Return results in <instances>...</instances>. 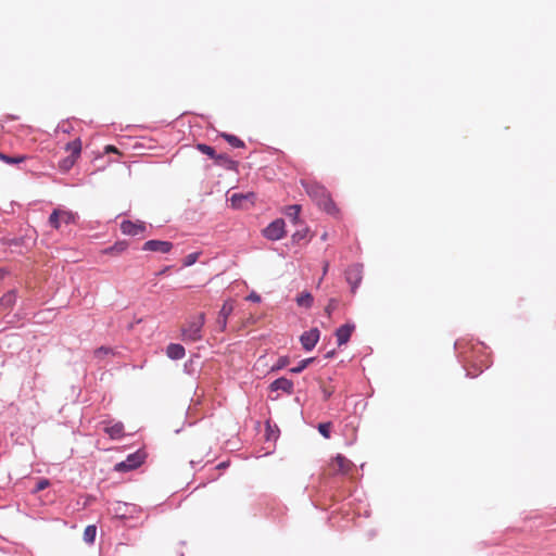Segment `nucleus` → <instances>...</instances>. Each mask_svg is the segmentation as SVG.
<instances>
[{"label": "nucleus", "mask_w": 556, "mask_h": 556, "mask_svg": "<svg viewBox=\"0 0 556 556\" xmlns=\"http://www.w3.org/2000/svg\"><path fill=\"white\" fill-rule=\"evenodd\" d=\"M97 528L96 526H88L84 531V540L87 543H93L96 539Z\"/></svg>", "instance_id": "obj_22"}, {"label": "nucleus", "mask_w": 556, "mask_h": 556, "mask_svg": "<svg viewBox=\"0 0 556 556\" xmlns=\"http://www.w3.org/2000/svg\"><path fill=\"white\" fill-rule=\"evenodd\" d=\"M28 159L27 155H14V156H10V155H7L5 153L1 152L0 151V161L9 164V165H17L20 163H23L25 162L26 160Z\"/></svg>", "instance_id": "obj_16"}, {"label": "nucleus", "mask_w": 556, "mask_h": 556, "mask_svg": "<svg viewBox=\"0 0 556 556\" xmlns=\"http://www.w3.org/2000/svg\"><path fill=\"white\" fill-rule=\"evenodd\" d=\"M313 295L309 292H303L296 298L298 305L306 308L313 305Z\"/></svg>", "instance_id": "obj_20"}, {"label": "nucleus", "mask_w": 556, "mask_h": 556, "mask_svg": "<svg viewBox=\"0 0 556 556\" xmlns=\"http://www.w3.org/2000/svg\"><path fill=\"white\" fill-rule=\"evenodd\" d=\"M77 159H78V156H72V155L66 156L65 159L60 161L59 168L62 172H68L74 166Z\"/></svg>", "instance_id": "obj_21"}, {"label": "nucleus", "mask_w": 556, "mask_h": 556, "mask_svg": "<svg viewBox=\"0 0 556 556\" xmlns=\"http://www.w3.org/2000/svg\"><path fill=\"white\" fill-rule=\"evenodd\" d=\"M126 247H127L126 243L118 242V243H115L114 245H112L111 248H109L106 250V252L119 254V253H122V252H124L126 250Z\"/></svg>", "instance_id": "obj_27"}, {"label": "nucleus", "mask_w": 556, "mask_h": 556, "mask_svg": "<svg viewBox=\"0 0 556 556\" xmlns=\"http://www.w3.org/2000/svg\"><path fill=\"white\" fill-rule=\"evenodd\" d=\"M74 222L75 215L70 211L54 210L49 217V224L55 229H59L62 223L71 224Z\"/></svg>", "instance_id": "obj_6"}, {"label": "nucleus", "mask_w": 556, "mask_h": 556, "mask_svg": "<svg viewBox=\"0 0 556 556\" xmlns=\"http://www.w3.org/2000/svg\"><path fill=\"white\" fill-rule=\"evenodd\" d=\"M247 299L250 300V301H253V302H258L260 301V295L253 292Z\"/></svg>", "instance_id": "obj_36"}, {"label": "nucleus", "mask_w": 556, "mask_h": 556, "mask_svg": "<svg viewBox=\"0 0 556 556\" xmlns=\"http://www.w3.org/2000/svg\"><path fill=\"white\" fill-rule=\"evenodd\" d=\"M104 151L105 153H119L117 148L111 144L106 146Z\"/></svg>", "instance_id": "obj_35"}, {"label": "nucleus", "mask_w": 556, "mask_h": 556, "mask_svg": "<svg viewBox=\"0 0 556 556\" xmlns=\"http://www.w3.org/2000/svg\"><path fill=\"white\" fill-rule=\"evenodd\" d=\"M320 390L323 392L324 399L328 400L334 392L333 388L330 386H326L325 383L320 384Z\"/></svg>", "instance_id": "obj_32"}, {"label": "nucleus", "mask_w": 556, "mask_h": 556, "mask_svg": "<svg viewBox=\"0 0 556 556\" xmlns=\"http://www.w3.org/2000/svg\"><path fill=\"white\" fill-rule=\"evenodd\" d=\"M283 213L288 218H290L293 222V224H298L299 215L301 213V205H299V204L289 205L285 208Z\"/></svg>", "instance_id": "obj_17"}, {"label": "nucleus", "mask_w": 556, "mask_h": 556, "mask_svg": "<svg viewBox=\"0 0 556 556\" xmlns=\"http://www.w3.org/2000/svg\"><path fill=\"white\" fill-rule=\"evenodd\" d=\"M264 236L269 240H279L281 239L286 231H285V220L281 218H278L274 222H271L264 230Z\"/></svg>", "instance_id": "obj_7"}, {"label": "nucleus", "mask_w": 556, "mask_h": 556, "mask_svg": "<svg viewBox=\"0 0 556 556\" xmlns=\"http://www.w3.org/2000/svg\"><path fill=\"white\" fill-rule=\"evenodd\" d=\"M205 323V315L200 313L197 316L191 317L186 326L182 328V336L185 340L195 342L202 338V328Z\"/></svg>", "instance_id": "obj_2"}, {"label": "nucleus", "mask_w": 556, "mask_h": 556, "mask_svg": "<svg viewBox=\"0 0 556 556\" xmlns=\"http://www.w3.org/2000/svg\"><path fill=\"white\" fill-rule=\"evenodd\" d=\"M199 257L198 253H190L184 258V266H191L193 265Z\"/></svg>", "instance_id": "obj_31"}, {"label": "nucleus", "mask_w": 556, "mask_h": 556, "mask_svg": "<svg viewBox=\"0 0 556 556\" xmlns=\"http://www.w3.org/2000/svg\"><path fill=\"white\" fill-rule=\"evenodd\" d=\"M109 353H111V350L109 348H105V346H101V348H99V349H97L94 351L96 357H99V358L102 357L103 355L109 354Z\"/></svg>", "instance_id": "obj_34"}, {"label": "nucleus", "mask_w": 556, "mask_h": 556, "mask_svg": "<svg viewBox=\"0 0 556 556\" xmlns=\"http://www.w3.org/2000/svg\"><path fill=\"white\" fill-rule=\"evenodd\" d=\"M121 230L124 235L127 236H139L144 232L146 225L142 222H130V220H124L121 224Z\"/></svg>", "instance_id": "obj_9"}, {"label": "nucleus", "mask_w": 556, "mask_h": 556, "mask_svg": "<svg viewBox=\"0 0 556 556\" xmlns=\"http://www.w3.org/2000/svg\"><path fill=\"white\" fill-rule=\"evenodd\" d=\"M331 427V422H323L318 425V431L324 438L329 439Z\"/></svg>", "instance_id": "obj_25"}, {"label": "nucleus", "mask_w": 556, "mask_h": 556, "mask_svg": "<svg viewBox=\"0 0 556 556\" xmlns=\"http://www.w3.org/2000/svg\"><path fill=\"white\" fill-rule=\"evenodd\" d=\"M233 311V303L231 301H227L223 304L218 317H217V325L220 329V331H224L227 326V319L231 315Z\"/></svg>", "instance_id": "obj_11"}, {"label": "nucleus", "mask_w": 556, "mask_h": 556, "mask_svg": "<svg viewBox=\"0 0 556 556\" xmlns=\"http://www.w3.org/2000/svg\"><path fill=\"white\" fill-rule=\"evenodd\" d=\"M213 159L215 160L216 164H218V165H228V164L232 165L233 164V162L225 154H219V155L215 154V157H213Z\"/></svg>", "instance_id": "obj_28"}, {"label": "nucleus", "mask_w": 556, "mask_h": 556, "mask_svg": "<svg viewBox=\"0 0 556 556\" xmlns=\"http://www.w3.org/2000/svg\"><path fill=\"white\" fill-rule=\"evenodd\" d=\"M167 270H168V267H165L164 270L160 271V275L165 274V271H167Z\"/></svg>", "instance_id": "obj_39"}, {"label": "nucleus", "mask_w": 556, "mask_h": 556, "mask_svg": "<svg viewBox=\"0 0 556 556\" xmlns=\"http://www.w3.org/2000/svg\"><path fill=\"white\" fill-rule=\"evenodd\" d=\"M318 340H319V330L317 328H313V329L304 332L300 338L302 346L306 351L313 350L315 348V345L317 344Z\"/></svg>", "instance_id": "obj_10"}, {"label": "nucleus", "mask_w": 556, "mask_h": 556, "mask_svg": "<svg viewBox=\"0 0 556 556\" xmlns=\"http://www.w3.org/2000/svg\"><path fill=\"white\" fill-rule=\"evenodd\" d=\"M315 361L314 357L302 359L296 367H293L290 369L293 374H300L303 371L309 364H312Z\"/></svg>", "instance_id": "obj_24"}, {"label": "nucleus", "mask_w": 556, "mask_h": 556, "mask_svg": "<svg viewBox=\"0 0 556 556\" xmlns=\"http://www.w3.org/2000/svg\"><path fill=\"white\" fill-rule=\"evenodd\" d=\"M264 358H265L264 356H263V357H260V358L257 359V364H258V363H262V362L264 361Z\"/></svg>", "instance_id": "obj_42"}, {"label": "nucleus", "mask_w": 556, "mask_h": 556, "mask_svg": "<svg viewBox=\"0 0 556 556\" xmlns=\"http://www.w3.org/2000/svg\"><path fill=\"white\" fill-rule=\"evenodd\" d=\"M220 137L224 138L233 148H244L245 147L244 142L235 135L223 132L220 135Z\"/></svg>", "instance_id": "obj_19"}, {"label": "nucleus", "mask_w": 556, "mask_h": 556, "mask_svg": "<svg viewBox=\"0 0 556 556\" xmlns=\"http://www.w3.org/2000/svg\"><path fill=\"white\" fill-rule=\"evenodd\" d=\"M290 363V359L288 356H281L277 359V362L270 367V371H277L285 367H287Z\"/></svg>", "instance_id": "obj_23"}, {"label": "nucleus", "mask_w": 556, "mask_h": 556, "mask_svg": "<svg viewBox=\"0 0 556 556\" xmlns=\"http://www.w3.org/2000/svg\"><path fill=\"white\" fill-rule=\"evenodd\" d=\"M167 270H168V267H165L164 270L160 271V275L165 274V271H167Z\"/></svg>", "instance_id": "obj_40"}, {"label": "nucleus", "mask_w": 556, "mask_h": 556, "mask_svg": "<svg viewBox=\"0 0 556 556\" xmlns=\"http://www.w3.org/2000/svg\"><path fill=\"white\" fill-rule=\"evenodd\" d=\"M328 268H329V263L328 262H325L324 263V267H323V276H325L328 271Z\"/></svg>", "instance_id": "obj_37"}, {"label": "nucleus", "mask_w": 556, "mask_h": 556, "mask_svg": "<svg viewBox=\"0 0 556 556\" xmlns=\"http://www.w3.org/2000/svg\"><path fill=\"white\" fill-rule=\"evenodd\" d=\"M345 279L351 286V291L354 293L363 279V266L359 264L349 266L345 270Z\"/></svg>", "instance_id": "obj_5"}, {"label": "nucleus", "mask_w": 556, "mask_h": 556, "mask_svg": "<svg viewBox=\"0 0 556 556\" xmlns=\"http://www.w3.org/2000/svg\"><path fill=\"white\" fill-rule=\"evenodd\" d=\"M104 432L113 440H117L124 437V425L122 422L108 424L104 427Z\"/></svg>", "instance_id": "obj_14"}, {"label": "nucleus", "mask_w": 556, "mask_h": 556, "mask_svg": "<svg viewBox=\"0 0 556 556\" xmlns=\"http://www.w3.org/2000/svg\"><path fill=\"white\" fill-rule=\"evenodd\" d=\"M186 351L181 344L170 343L166 348V355L172 359H181L185 357Z\"/></svg>", "instance_id": "obj_15"}, {"label": "nucleus", "mask_w": 556, "mask_h": 556, "mask_svg": "<svg viewBox=\"0 0 556 556\" xmlns=\"http://www.w3.org/2000/svg\"><path fill=\"white\" fill-rule=\"evenodd\" d=\"M144 453L137 451L127 456L123 462L115 464L114 470L118 472H126L138 468L144 462Z\"/></svg>", "instance_id": "obj_3"}, {"label": "nucleus", "mask_w": 556, "mask_h": 556, "mask_svg": "<svg viewBox=\"0 0 556 556\" xmlns=\"http://www.w3.org/2000/svg\"><path fill=\"white\" fill-rule=\"evenodd\" d=\"M243 199H245V195H243V194H238V193L232 194L231 199H230L232 206H239L241 200H243Z\"/></svg>", "instance_id": "obj_33"}, {"label": "nucleus", "mask_w": 556, "mask_h": 556, "mask_svg": "<svg viewBox=\"0 0 556 556\" xmlns=\"http://www.w3.org/2000/svg\"><path fill=\"white\" fill-rule=\"evenodd\" d=\"M198 150L201 151L203 154H206L211 159L215 157L216 152H215L214 148H212L211 146L201 143V144H198Z\"/></svg>", "instance_id": "obj_26"}, {"label": "nucleus", "mask_w": 556, "mask_h": 556, "mask_svg": "<svg viewBox=\"0 0 556 556\" xmlns=\"http://www.w3.org/2000/svg\"><path fill=\"white\" fill-rule=\"evenodd\" d=\"M301 185L307 195L316 202V204L329 214H334L338 210L332 201L328 190L314 180L302 179Z\"/></svg>", "instance_id": "obj_1"}, {"label": "nucleus", "mask_w": 556, "mask_h": 556, "mask_svg": "<svg viewBox=\"0 0 556 556\" xmlns=\"http://www.w3.org/2000/svg\"><path fill=\"white\" fill-rule=\"evenodd\" d=\"M167 270H168V267H165L164 270L160 271V275L165 274V271H167Z\"/></svg>", "instance_id": "obj_41"}, {"label": "nucleus", "mask_w": 556, "mask_h": 556, "mask_svg": "<svg viewBox=\"0 0 556 556\" xmlns=\"http://www.w3.org/2000/svg\"><path fill=\"white\" fill-rule=\"evenodd\" d=\"M167 270H168V267H165L164 270L160 271V275L165 274V271H167Z\"/></svg>", "instance_id": "obj_38"}, {"label": "nucleus", "mask_w": 556, "mask_h": 556, "mask_svg": "<svg viewBox=\"0 0 556 556\" xmlns=\"http://www.w3.org/2000/svg\"><path fill=\"white\" fill-rule=\"evenodd\" d=\"M49 485H50V481L48 479H40V480H38L33 492L38 493V492L47 489Z\"/></svg>", "instance_id": "obj_30"}, {"label": "nucleus", "mask_w": 556, "mask_h": 556, "mask_svg": "<svg viewBox=\"0 0 556 556\" xmlns=\"http://www.w3.org/2000/svg\"><path fill=\"white\" fill-rule=\"evenodd\" d=\"M354 465L345 456L338 454L329 464V472L331 475H348Z\"/></svg>", "instance_id": "obj_4"}, {"label": "nucleus", "mask_w": 556, "mask_h": 556, "mask_svg": "<svg viewBox=\"0 0 556 556\" xmlns=\"http://www.w3.org/2000/svg\"><path fill=\"white\" fill-rule=\"evenodd\" d=\"M66 151H68L72 155V156H78L80 155V152H81V141L80 139H75L71 142H68L65 147Z\"/></svg>", "instance_id": "obj_18"}, {"label": "nucleus", "mask_w": 556, "mask_h": 556, "mask_svg": "<svg viewBox=\"0 0 556 556\" xmlns=\"http://www.w3.org/2000/svg\"><path fill=\"white\" fill-rule=\"evenodd\" d=\"M355 326L351 324H345L339 327L336 331V337L338 341V345H343L349 342L352 332L354 331Z\"/></svg>", "instance_id": "obj_12"}, {"label": "nucleus", "mask_w": 556, "mask_h": 556, "mask_svg": "<svg viewBox=\"0 0 556 556\" xmlns=\"http://www.w3.org/2000/svg\"><path fill=\"white\" fill-rule=\"evenodd\" d=\"M172 248L173 243L169 241L149 240L143 244L142 250L165 254L170 252Z\"/></svg>", "instance_id": "obj_8"}, {"label": "nucleus", "mask_w": 556, "mask_h": 556, "mask_svg": "<svg viewBox=\"0 0 556 556\" xmlns=\"http://www.w3.org/2000/svg\"><path fill=\"white\" fill-rule=\"evenodd\" d=\"M270 390L271 391H278L281 390L287 394L293 393V382L287 378H278L275 381L270 383Z\"/></svg>", "instance_id": "obj_13"}, {"label": "nucleus", "mask_w": 556, "mask_h": 556, "mask_svg": "<svg viewBox=\"0 0 556 556\" xmlns=\"http://www.w3.org/2000/svg\"><path fill=\"white\" fill-rule=\"evenodd\" d=\"M338 305H339L338 300H336V299H330V300H329V302H328V304H327V306L325 307V312H326V314L330 317V316H331V314H332V312H333L334 309H337Z\"/></svg>", "instance_id": "obj_29"}]
</instances>
